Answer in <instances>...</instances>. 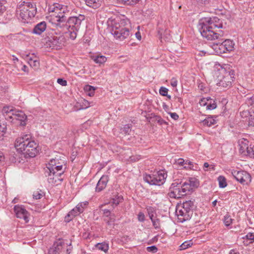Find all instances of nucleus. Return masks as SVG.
I'll list each match as a JSON object with an SVG mask.
<instances>
[{"mask_svg": "<svg viewBox=\"0 0 254 254\" xmlns=\"http://www.w3.org/2000/svg\"><path fill=\"white\" fill-rule=\"evenodd\" d=\"M218 181L219 183V186L221 188H224L227 185L225 178L222 176H220L218 178Z\"/></svg>", "mask_w": 254, "mask_h": 254, "instance_id": "31", "label": "nucleus"}, {"mask_svg": "<svg viewBox=\"0 0 254 254\" xmlns=\"http://www.w3.org/2000/svg\"><path fill=\"white\" fill-rule=\"evenodd\" d=\"M95 247L97 249L103 251L106 253L109 249V245L108 244L104 242L101 243H98L95 245Z\"/></svg>", "mask_w": 254, "mask_h": 254, "instance_id": "27", "label": "nucleus"}, {"mask_svg": "<svg viewBox=\"0 0 254 254\" xmlns=\"http://www.w3.org/2000/svg\"><path fill=\"white\" fill-rule=\"evenodd\" d=\"M48 175V181L52 185H58L64 179L63 174L59 171H47Z\"/></svg>", "mask_w": 254, "mask_h": 254, "instance_id": "11", "label": "nucleus"}, {"mask_svg": "<svg viewBox=\"0 0 254 254\" xmlns=\"http://www.w3.org/2000/svg\"><path fill=\"white\" fill-rule=\"evenodd\" d=\"M15 110L12 107L5 106L2 109V113L7 120H10Z\"/></svg>", "mask_w": 254, "mask_h": 254, "instance_id": "22", "label": "nucleus"}, {"mask_svg": "<svg viewBox=\"0 0 254 254\" xmlns=\"http://www.w3.org/2000/svg\"><path fill=\"white\" fill-rule=\"evenodd\" d=\"M226 48V51L228 52L232 51L234 48V44L233 41L230 40H226L223 42Z\"/></svg>", "mask_w": 254, "mask_h": 254, "instance_id": "29", "label": "nucleus"}, {"mask_svg": "<svg viewBox=\"0 0 254 254\" xmlns=\"http://www.w3.org/2000/svg\"><path fill=\"white\" fill-rule=\"evenodd\" d=\"M103 210V213L105 217L107 218H108L111 215V212L108 209H104Z\"/></svg>", "mask_w": 254, "mask_h": 254, "instance_id": "58", "label": "nucleus"}, {"mask_svg": "<svg viewBox=\"0 0 254 254\" xmlns=\"http://www.w3.org/2000/svg\"><path fill=\"white\" fill-rule=\"evenodd\" d=\"M194 206V201L189 200L184 202L182 205L181 206V207L184 208L186 211L190 213V212L193 209Z\"/></svg>", "mask_w": 254, "mask_h": 254, "instance_id": "24", "label": "nucleus"}, {"mask_svg": "<svg viewBox=\"0 0 254 254\" xmlns=\"http://www.w3.org/2000/svg\"><path fill=\"white\" fill-rule=\"evenodd\" d=\"M26 58L28 64L31 67L35 69L38 68L40 63L39 60L36 57H31L29 55H27Z\"/></svg>", "mask_w": 254, "mask_h": 254, "instance_id": "23", "label": "nucleus"}, {"mask_svg": "<svg viewBox=\"0 0 254 254\" xmlns=\"http://www.w3.org/2000/svg\"><path fill=\"white\" fill-rule=\"evenodd\" d=\"M135 36H136V38L139 40H140L141 39V35H140V33L139 32H137L135 33Z\"/></svg>", "mask_w": 254, "mask_h": 254, "instance_id": "63", "label": "nucleus"}, {"mask_svg": "<svg viewBox=\"0 0 254 254\" xmlns=\"http://www.w3.org/2000/svg\"><path fill=\"white\" fill-rule=\"evenodd\" d=\"M65 42V39L63 35H57L50 38L47 43L52 49H59L64 45Z\"/></svg>", "mask_w": 254, "mask_h": 254, "instance_id": "12", "label": "nucleus"}, {"mask_svg": "<svg viewBox=\"0 0 254 254\" xmlns=\"http://www.w3.org/2000/svg\"><path fill=\"white\" fill-rule=\"evenodd\" d=\"M176 212L178 217H183V218H179V219L180 220V221L181 222H183L186 220H188L190 217L189 213L186 211L184 208L181 207V206H178L177 207Z\"/></svg>", "mask_w": 254, "mask_h": 254, "instance_id": "20", "label": "nucleus"}, {"mask_svg": "<svg viewBox=\"0 0 254 254\" xmlns=\"http://www.w3.org/2000/svg\"><path fill=\"white\" fill-rule=\"evenodd\" d=\"M51 16L57 25H60L61 23H64L67 20L69 11L67 10L66 6L56 3L51 10Z\"/></svg>", "mask_w": 254, "mask_h": 254, "instance_id": "4", "label": "nucleus"}, {"mask_svg": "<svg viewBox=\"0 0 254 254\" xmlns=\"http://www.w3.org/2000/svg\"><path fill=\"white\" fill-rule=\"evenodd\" d=\"M46 23L45 21L41 22L35 26L32 32L36 35H41L46 30Z\"/></svg>", "mask_w": 254, "mask_h": 254, "instance_id": "21", "label": "nucleus"}, {"mask_svg": "<svg viewBox=\"0 0 254 254\" xmlns=\"http://www.w3.org/2000/svg\"><path fill=\"white\" fill-rule=\"evenodd\" d=\"M43 192L42 190H36L34 192L33 196V198L36 199H40L43 196Z\"/></svg>", "mask_w": 254, "mask_h": 254, "instance_id": "37", "label": "nucleus"}, {"mask_svg": "<svg viewBox=\"0 0 254 254\" xmlns=\"http://www.w3.org/2000/svg\"><path fill=\"white\" fill-rule=\"evenodd\" d=\"M170 84L173 87H175L177 86L178 81L175 78H172L171 80Z\"/></svg>", "mask_w": 254, "mask_h": 254, "instance_id": "54", "label": "nucleus"}, {"mask_svg": "<svg viewBox=\"0 0 254 254\" xmlns=\"http://www.w3.org/2000/svg\"><path fill=\"white\" fill-rule=\"evenodd\" d=\"M70 244L68 245V247L66 249V253L67 254H69L71 251L72 248L70 247Z\"/></svg>", "mask_w": 254, "mask_h": 254, "instance_id": "61", "label": "nucleus"}, {"mask_svg": "<svg viewBox=\"0 0 254 254\" xmlns=\"http://www.w3.org/2000/svg\"><path fill=\"white\" fill-rule=\"evenodd\" d=\"M229 254H239V253L233 250H231V251L229 253Z\"/></svg>", "mask_w": 254, "mask_h": 254, "instance_id": "64", "label": "nucleus"}, {"mask_svg": "<svg viewBox=\"0 0 254 254\" xmlns=\"http://www.w3.org/2000/svg\"><path fill=\"white\" fill-rule=\"evenodd\" d=\"M190 190V184H177L173 183L170 188V191L168 193L171 198H180L184 196Z\"/></svg>", "mask_w": 254, "mask_h": 254, "instance_id": "5", "label": "nucleus"}, {"mask_svg": "<svg viewBox=\"0 0 254 254\" xmlns=\"http://www.w3.org/2000/svg\"><path fill=\"white\" fill-rule=\"evenodd\" d=\"M190 243L189 242H185L183 243L181 246V250H184L187 249L189 247H190Z\"/></svg>", "mask_w": 254, "mask_h": 254, "instance_id": "49", "label": "nucleus"}, {"mask_svg": "<svg viewBox=\"0 0 254 254\" xmlns=\"http://www.w3.org/2000/svg\"><path fill=\"white\" fill-rule=\"evenodd\" d=\"M147 250L148 252L154 253L157 251V248L155 246H152L148 247L147 248Z\"/></svg>", "mask_w": 254, "mask_h": 254, "instance_id": "50", "label": "nucleus"}, {"mask_svg": "<svg viewBox=\"0 0 254 254\" xmlns=\"http://www.w3.org/2000/svg\"><path fill=\"white\" fill-rule=\"evenodd\" d=\"M37 147V144L31 138L28 142L27 146L24 148V153L28 155L30 157H35L38 153Z\"/></svg>", "mask_w": 254, "mask_h": 254, "instance_id": "15", "label": "nucleus"}, {"mask_svg": "<svg viewBox=\"0 0 254 254\" xmlns=\"http://www.w3.org/2000/svg\"><path fill=\"white\" fill-rule=\"evenodd\" d=\"M168 89L164 87H161L159 89V93L160 94L163 96H167Z\"/></svg>", "mask_w": 254, "mask_h": 254, "instance_id": "42", "label": "nucleus"}, {"mask_svg": "<svg viewBox=\"0 0 254 254\" xmlns=\"http://www.w3.org/2000/svg\"><path fill=\"white\" fill-rule=\"evenodd\" d=\"M84 89L88 96L92 97L94 95L96 88L91 85H87L84 87Z\"/></svg>", "mask_w": 254, "mask_h": 254, "instance_id": "28", "label": "nucleus"}, {"mask_svg": "<svg viewBox=\"0 0 254 254\" xmlns=\"http://www.w3.org/2000/svg\"><path fill=\"white\" fill-rule=\"evenodd\" d=\"M87 5L96 9L99 7L102 2L101 0H84Z\"/></svg>", "mask_w": 254, "mask_h": 254, "instance_id": "26", "label": "nucleus"}, {"mask_svg": "<svg viewBox=\"0 0 254 254\" xmlns=\"http://www.w3.org/2000/svg\"><path fill=\"white\" fill-rule=\"evenodd\" d=\"M6 130V125L2 123V125L0 126V141L3 139L4 134Z\"/></svg>", "mask_w": 254, "mask_h": 254, "instance_id": "36", "label": "nucleus"}, {"mask_svg": "<svg viewBox=\"0 0 254 254\" xmlns=\"http://www.w3.org/2000/svg\"><path fill=\"white\" fill-rule=\"evenodd\" d=\"M187 162H188V161H186V162L185 163V161L182 158H179L177 162V164L181 166H183L184 164H187Z\"/></svg>", "mask_w": 254, "mask_h": 254, "instance_id": "57", "label": "nucleus"}, {"mask_svg": "<svg viewBox=\"0 0 254 254\" xmlns=\"http://www.w3.org/2000/svg\"><path fill=\"white\" fill-rule=\"evenodd\" d=\"M247 155L250 156V157L254 158V146L250 148Z\"/></svg>", "mask_w": 254, "mask_h": 254, "instance_id": "51", "label": "nucleus"}, {"mask_svg": "<svg viewBox=\"0 0 254 254\" xmlns=\"http://www.w3.org/2000/svg\"><path fill=\"white\" fill-rule=\"evenodd\" d=\"M216 107V104L214 102V101H213V103H211V102L207 103L206 108L208 110H213L215 109Z\"/></svg>", "mask_w": 254, "mask_h": 254, "instance_id": "44", "label": "nucleus"}, {"mask_svg": "<svg viewBox=\"0 0 254 254\" xmlns=\"http://www.w3.org/2000/svg\"><path fill=\"white\" fill-rule=\"evenodd\" d=\"M64 160L55 157L50 160L47 167L48 171H59L60 172H64L65 167H64Z\"/></svg>", "mask_w": 254, "mask_h": 254, "instance_id": "8", "label": "nucleus"}, {"mask_svg": "<svg viewBox=\"0 0 254 254\" xmlns=\"http://www.w3.org/2000/svg\"><path fill=\"white\" fill-rule=\"evenodd\" d=\"M153 225L155 229L159 228L160 227V223L159 219H154L152 220Z\"/></svg>", "mask_w": 254, "mask_h": 254, "instance_id": "46", "label": "nucleus"}, {"mask_svg": "<svg viewBox=\"0 0 254 254\" xmlns=\"http://www.w3.org/2000/svg\"><path fill=\"white\" fill-rule=\"evenodd\" d=\"M130 126L129 125H126L124 127L122 128V131L124 132L125 133H129L130 131Z\"/></svg>", "mask_w": 254, "mask_h": 254, "instance_id": "45", "label": "nucleus"}, {"mask_svg": "<svg viewBox=\"0 0 254 254\" xmlns=\"http://www.w3.org/2000/svg\"><path fill=\"white\" fill-rule=\"evenodd\" d=\"M232 174L237 181L243 185H248L251 182V176L246 171L233 170Z\"/></svg>", "mask_w": 254, "mask_h": 254, "instance_id": "9", "label": "nucleus"}, {"mask_svg": "<svg viewBox=\"0 0 254 254\" xmlns=\"http://www.w3.org/2000/svg\"><path fill=\"white\" fill-rule=\"evenodd\" d=\"M247 239L251 240H253L254 241V234L253 233H249L246 236Z\"/></svg>", "mask_w": 254, "mask_h": 254, "instance_id": "56", "label": "nucleus"}, {"mask_svg": "<svg viewBox=\"0 0 254 254\" xmlns=\"http://www.w3.org/2000/svg\"><path fill=\"white\" fill-rule=\"evenodd\" d=\"M170 115L171 118L175 120H177L179 118V116L176 113H170Z\"/></svg>", "mask_w": 254, "mask_h": 254, "instance_id": "60", "label": "nucleus"}, {"mask_svg": "<svg viewBox=\"0 0 254 254\" xmlns=\"http://www.w3.org/2000/svg\"><path fill=\"white\" fill-rule=\"evenodd\" d=\"M111 32L116 39L121 41L127 38L130 34L128 28L121 27L119 24L113 27Z\"/></svg>", "mask_w": 254, "mask_h": 254, "instance_id": "7", "label": "nucleus"}, {"mask_svg": "<svg viewBox=\"0 0 254 254\" xmlns=\"http://www.w3.org/2000/svg\"><path fill=\"white\" fill-rule=\"evenodd\" d=\"M83 15L79 14L78 16H71L69 17L67 20V23L69 28L75 29L78 31L80 28L82 21L84 19Z\"/></svg>", "mask_w": 254, "mask_h": 254, "instance_id": "14", "label": "nucleus"}, {"mask_svg": "<svg viewBox=\"0 0 254 254\" xmlns=\"http://www.w3.org/2000/svg\"><path fill=\"white\" fill-rule=\"evenodd\" d=\"M36 12L37 8L35 4L30 1L21 2L16 10L17 15L24 21L34 17Z\"/></svg>", "mask_w": 254, "mask_h": 254, "instance_id": "3", "label": "nucleus"}, {"mask_svg": "<svg viewBox=\"0 0 254 254\" xmlns=\"http://www.w3.org/2000/svg\"><path fill=\"white\" fill-rule=\"evenodd\" d=\"M68 247V243L63 240H59L56 242L53 247L49 250V254H61L63 253V249Z\"/></svg>", "mask_w": 254, "mask_h": 254, "instance_id": "13", "label": "nucleus"}, {"mask_svg": "<svg viewBox=\"0 0 254 254\" xmlns=\"http://www.w3.org/2000/svg\"><path fill=\"white\" fill-rule=\"evenodd\" d=\"M4 1L0 0V15L5 10V6L4 5Z\"/></svg>", "mask_w": 254, "mask_h": 254, "instance_id": "48", "label": "nucleus"}, {"mask_svg": "<svg viewBox=\"0 0 254 254\" xmlns=\"http://www.w3.org/2000/svg\"><path fill=\"white\" fill-rule=\"evenodd\" d=\"M106 219H109L112 223H114L115 220V216L114 215H111L109 216V218H107Z\"/></svg>", "mask_w": 254, "mask_h": 254, "instance_id": "62", "label": "nucleus"}, {"mask_svg": "<svg viewBox=\"0 0 254 254\" xmlns=\"http://www.w3.org/2000/svg\"><path fill=\"white\" fill-rule=\"evenodd\" d=\"M11 120H12L11 122L14 120L19 121L20 122L19 124L20 126H25L26 125L27 116L23 111L15 110Z\"/></svg>", "mask_w": 254, "mask_h": 254, "instance_id": "17", "label": "nucleus"}, {"mask_svg": "<svg viewBox=\"0 0 254 254\" xmlns=\"http://www.w3.org/2000/svg\"><path fill=\"white\" fill-rule=\"evenodd\" d=\"M232 222V219L229 216L226 215L224 216V223L226 226H229Z\"/></svg>", "mask_w": 254, "mask_h": 254, "instance_id": "39", "label": "nucleus"}, {"mask_svg": "<svg viewBox=\"0 0 254 254\" xmlns=\"http://www.w3.org/2000/svg\"><path fill=\"white\" fill-rule=\"evenodd\" d=\"M239 152L244 155H247L250 147H249V141L245 138H241L238 141Z\"/></svg>", "mask_w": 254, "mask_h": 254, "instance_id": "18", "label": "nucleus"}, {"mask_svg": "<svg viewBox=\"0 0 254 254\" xmlns=\"http://www.w3.org/2000/svg\"><path fill=\"white\" fill-rule=\"evenodd\" d=\"M215 74L217 77L219 86L224 88H229L234 81L235 77V71L230 64H224L222 66L219 64L214 66Z\"/></svg>", "mask_w": 254, "mask_h": 254, "instance_id": "2", "label": "nucleus"}, {"mask_svg": "<svg viewBox=\"0 0 254 254\" xmlns=\"http://www.w3.org/2000/svg\"><path fill=\"white\" fill-rule=\"evenodd\" d=\"M14 211L17 218L23 219L25 222L29 221L28 213L24 207L19 205H15L14 207Z\"/></svg>", "mask_w": 254, "mask_h": 254, "instance_id": "16", "label": "nucleus"}, {"mask_svg": "<svg viewBox=\"0 0 254 254\" xmlns=\"http://www.w3.org/2000/svg\"><path fill=\"white\" fill-rule=\"evenodd\" d=\"M240 115L242 118L244 119H247V118H248L249 120L250 119V118L252 117V115H250V112L248 111H243L242 112H241Z\"/></svg>", "mask_w": 254, "mask_h": 254, "instance_id": "40", "label": "nucleus"}, {"mask_svg": "<svg viewBox=\"0 0 254 254\" xmlns=\"http://www.w3.org/2000/svg\"><path fill=\"white\" fill-rule=\"evenodd\" d=\"M88 203L87 201L79 203L75 207V209L78 211V212H79L80 213H81L83 212L84 209V207L86 206L88 204Z\"/></svg>", "mask_w": 254, "mask_h": 254, "instance_id": "33", "label": "nucleus"}, {"mask_svg": "<svg viewBox=\"0 0 254 254\" xmlns=\"http://www.w3.org/2000/svg\"><path fill=\"white\" fill-rule=\"evenodd\" d=\"M225 45L222 42V43L220 44L219 45V50L218 52H217V55H220L224 53H227V51H226V48H225Z\"/></svg>", "mask_w": 254, "mask_h": 254, "instance_id": "38", "label": "nucleus"}, {"mask_svg": "<svg viewBox=\"0 0 254 254\" xmlns=\"http://www.w3.org/2000/svg\"><path fill=\"white\" fill-rule=\"evenodd\" d=\"M122 200L123 197L121 195H117L112 198L111 202L115 205H117Z\"/></svg>", "mask_w": 254, "mask_h": 254, "instance_id": "34", "label": "nucleus"}, {"mask_svg": "<svg viewBox=\"0 0 254 254\" xmlns=\"http://www.w3.org/2000/svg\"><path fill=\"white\" fill-rule=\"evenodd\" d=\"M167 177V174L165 171L160 170L150 174L146 175L144 177V180L150 185L160 186L165 183Z\"/></svg>", "mask_w": 254, "mask_h": 254, "instance_id": "6", "label": "nucleus"}, {"mask_svg": "<svg viewBox=\"0 0 254 254\" xmlns=\"http://www.w3.org/2000/svg\"><path fill=\"white\" fill-rule=\"evenodd\" d=\"M77 31L75 29H71L69 28L67 34L71 39L74 40L76 37Z\"/></svg>", "mask_w": 254, "mask_h": 254, "instance_id": "35", "label": "nucleus"}, {"mask_svg": "<svg viewBox=\"0 0 254 254\" xmlns=\"http://www.w3.org/2000/svg\"><path fill=\"white\" fill-rule=\"evenodd\" d=\"M80 213L78 211L75 209V207L73 208L69 213L65 216V221L67 222H69L71 220L73 219V218Z\"/></svg>", "mask_w": 254, "mask_h": 254, "instance_id": "25", "label": "nucleus"}, {"mask_svg": "<svg viewBox=\"0 0 254 254\" xmlns=\"http://www.w3.org/2000/svg\"><path fill=\"white\" fill-rule=\"evenodd\" d=\"M207 101H208V99L206 98H203L200 100L199 101V104L201 106H206L207 104Z\"/></svg>", "mask_w": 254, "mask_h": 254, "instance_id": "53", "label": "nucleus"}, {"mask_svg": "<svg viewBox=\"0 0 254 254\" xmlns=\"http://www.w3.org/2000/svg\"><path fill=\"white\" fill-rule=\"evenodd\" d=\"M183 184H190V190L192 189V187H196L197 186V183L195 181L193 178H191L188 182H185Z\"/></svg>", "mask_w": 254, "mask_h": 254, "instance_id": "41", "label": "nucleus"}, {"mask_svg": "<svg viewBox=\"0 0 254 254\" xmlns=\"http://www.w3.org/2000/svg\"><path fill=\"white\" fill-rule=\"evenodd\" d=\"M140 0H123L125 3L127 5H134L136 4Z\"/></svg>", "mask_w": 254, "mask_h": 254, "instance_id": "43", "label": "nucleus"}, {"mask_svg": "<svg viewBox=\"0 0 254 254\" xmlns=\"http://www.w3.org/2000/svg\"><path fill=\"white\" fill-rule=\"evenodd\" d=\"M109 181V177L107 175H103L99 180L96 187V191L100 192L105 189Z\"/></svg>", "mask_w": 254, "mask_h": 254, "instance_id": "19", "label": "nucleus"}, {"mask_svg": "<svg viewBox=\"0 0 254 254\" xmlns=\"http://www.w3.org/2000/svg\"><path fill=\"white\" fill-rule=\"evenodd\" d=\"M57 82L62 86H66L67 85V81L62 78H58Z\"/></svg>", "mask_w": 254, "mask_h": 254, "instance_id": "52", "label": "nucleus"}, {"mask_svg": "<svg viewBox=\"0 0 254 254\" xmlns=\"http://www.w3.org/2000/svg\"><path fill=\"white\" fill-rule=\"evenodd\" d=\"M222 21L217 17H204L201 18L198 25V28L203 37L209 40L217 39L219 36H222V31L214 30L215 28H222Z\"/></svg>", "mask_w": 254, "mask_h": 254, "instance_id": "1", "label": "nucleus"}, {"mask_svg": "<svg viewBox=\"0 0 254 254\" xmlns=\"http://www.w3.org/2000/svg\"><path fill=\"white\" fill-rule=\"evenodd\" d=\"M93 60L97 64H103L107 61V58L104 56H97L94 57Z\"/></svg>", "mask_w": 254, "mask_h": 254, "instance_id": "30", "label": "nucleus"}, {"mask_svg": "<svg viewBox=\"0 0 254 254\" xmlns=\"http://www.w3.org/2000/svg\"><path fill=\"white\" fill-rule=\"evenodd\" d=\"M32 138L30 134H23L16 138L15 141L14 146L17 151L23 152L24 148L28 144V142Z\"/></svg>", "mask_w": 254, "mask_h": 254, "instance_id": "10", "label": "nucleus"}, {"mask_svg": "<svg viewBox=\"0 0 254 254\" xmlns=\"http://www.w3.org/2000/svg\"><path fill=\"white\" fill-rule=\"evenodd\" d=\"M248 103L254 107V95L248 100Z\"/></svg>", "mask_w": 254, "mask_h": 254, "instance_id": "59", "label": "nucleus"}, {"mask_svg": "<svg viewBox=\"0 0 254 254\" xmlns=\"http://www.w3.org/2000/svg\"><path fill=\"white\" fill-rule=\"evenodd\" d=\"M215 123L216 121L212 117H208L204 119L202 122V123L204 125H206L208 127L215 124Z\"/></svg>", "mask_w": 254, "mask_h": 254, "instance_id": "32", "label": "nucleus"}, {"mask_svg": "<svg viewBox=\"0 0 254 254\" xmlns=\"http://www.w3.org/2000/svg\"><path fill=\"white\" fill-rule=\"evenodd\" d=\"M138 219L140 222H143L145 219V216L142 212H139L138 214Z\"/></svg>", "mask_w": 254, "mask_h": 254, "instance_id": "55", "label": "nucleus"}, {"mask_svg": "<svg viewBox=\"0 0 254 254\" xmlns=\"http://www.w3.org/2000/svg\"><path fill=\"white\" fill-rule=\"evenodd\" d=\"M220 44H213L211 46V48L213 49L214 52L217 55V52L219 50Z\"/></svg>", "mask_w": 254, "mask_h": 254, "instance_id": "47", "label": "nucleus"}]
</instances>
